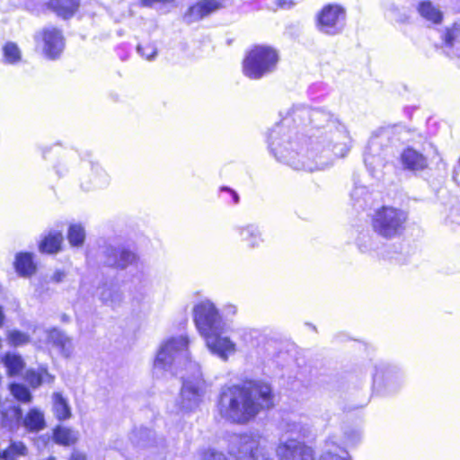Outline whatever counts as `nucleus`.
<instances>
[{"instance_id":"nucleus-1","label":"nucleus","mask_w":460,"mask_h":460,"mask_svg":"<svg viewBox=\"0 0 460 460\" xmlns=\"http://www.w3.org/2000/svg\"><path fill=\"white\" fill-rule=\"evenodd\" d=\"M329 120L325 112L306 107H296L291 113L275 125L269 133L268 143L274 156L295 170L312 172L317 169L314 162L316 152L312 141L301 130L306 121L316 128L323 127Z\"/></svg>"},{"instance_id":"nucleus-2","label":"nucleus","mask_w":460,"mask_h":460,"mask_svg":"<svg viewBox=\"0 0 460 460\" xmlns=\"http://www.w3.org/2000/svg\"><path fill=\"white\" fill-rule=\"evenodd\" d=\"M190 339L185 335L166 339L160 344L154 361L155 374L168 372L177 376L181 368L185 370V374L181 376L182 385L177 401L183 411L196 410L203 402L208 390L199 365L190 359Z\"/></svg>"},{"instance_id":"nucleus-3","label":"nucleus","mask_w":460,"mask_h":460,"mask_svg":"<svg viewBox=\"0 0 460 460\" xmlns=\"http://www.w3.org/2000/svg\"><path fill=\"white\" fill-rule=\"evenodd\" d=\"M367 370L354 366L347 372V402L350 409L363 408L371 396L390 397L401 392L405 385V374L397 365L377 360L371 368V394L366 385Z\"/></svg>"},{"instance_id":"nucleus-4","label":"nucleus","mask_w":460,"mask_h":460,"mask_svg":"<svg viewBox=\"0 0 460 460\" xmlns=\"http://www.w3.org/2000/svg\"><path fill=\"white\" fill-rule=\"evenodd\" d=\"M273 406L270 386L263 382H245L221 388L217 402V411L226 421L245 424L262 408Z\"/></svg>"},{"instance_id":"nucleus-5","label":"nucleus","mask_w":460,"mask_h":460,"mask_svg":"<svg viewBox=\"0 0 460 460\" xmlns=\"http://www.w3.org/2000/svg\"><path fill=\"white\" fill-rule=\"evenodd\" d=\"M228 453L235 460H273L267 438L258 431L233 435Z\"/></svg>"},{"instance_id":"nucleus-6","label":"nucleus","mask_w":460,"mask_h":460,"mask_svg":"<svg viewBox=\"0 0 460 460\" xmlns=\"http://www.w3.org/2000/svg\"><path fill=\"white\" fill-rule=\"evenodd\" d=\"M397 128L382 127L373 132L364 153V163L373 177H376L385 164V151L391 144Z\"/></svg>"},{"instance_id":"nucleus-7","label":"nucleus","mask_w":460,"mask_h":460,"mask_svg":"<svg viewBox=\"0 0 460 460\" xmlns=\"http://www.w3.org/2000/svg\"><path fill=\"white\" fill-rule=\"evenodd\" d=\"M279 62L278 51L270 46L252 48L243 61V73L250 79L258 80L275 71Z\"/></svg>"},{"instance_id":"nucleus-8","label":"nucleus","mask_w":460,"mask_h":460,"mask_svg":"<svg viewBox=\"0 0 460 460\" xmlns=\"http://www.w3.org/2000/svg\"><path fill=\"white\" fill-rule=\"evenodd\" d=\"M407 219L408 214L404 210L383 206L376 209L372 216V228L378 235L392 239L402 234Z\"/></svg>"},{"instance_id":"nucleus-9","label":"nucleus","mask_w":460,"mask_h":460,"mask_svg":"<svg viewBox=\"0 0 460 460\" xmlns=\"http://www.w3.org/2000/svg\"><path fill=\"white\" fill-rule=\"evenodd\" d=\"M437 147L429 141H425L420 148L414 146L404 147L399 155V164L403 171L420 175L429 170L430 161L438 157Z\"/></svg>"},{"instance_id":"nucleus-10","label":"nucleus","mask_w":460,"mask_h":460,"mask_svg":"<svg viewBox=\"0 0 460 460\" xmlns=\"http://www.w3.org/2000/svg\"><path fill=\"white\" fill-rule=\"evenodd\" d=\"M193 321L201 337L226 327V323L215 304L209 299L198 302L192 309Z\"/></svg>"},{"instance_id":"nucleus-11","label":"nucleus","mask_w":460,"mask_h":460,"mask_svg":"<svg viewBox=\"0 0 460 460\" xmlns=\"http://www.w3.org/2000/svg\"><path fill=\"white\" fill-rule=\"evenodd\" d=\"M34 40L42 55L50 60L58 59L65 48L62 31L53 26L45 27L36 32Z\"/></svg>"},{"instance_id":"nucleus-12","label":"nucleus","mask_w":460,"mask_h":460,"mask_svg":"<svg viewBox=\"0 0 460 460\" xmlns=\"http://www.w3.org/2000/svg\"><path fill=\"white\" fill-rule=\"evenodd\" d=\"M202 338L208 351L225 362L237 352V344L226 334V327H220Z\"/></svg>"},{"instance_id":"nucleus-13","label":"nucleus","mask_w":460,"mask_h":460,"mask_svg":"<svg viewBox=\"0 0 460 460\" xmlns=\"http://www.w3.org/2000/svg\"><path fill=\"white\" fill-rule=\"evenodd\" d=\"M279 460H315L314 449L296 438H281L276 447Z\"/></svg>"},{"instance_id":"nucleus-14","label":"nucleus","mask_w":460,"mask_h":460,"mask_svg":"<svg viewBox=\"0 0 460 460\" xmlns=\"http://www.w3.org/2000/svg\"><path fill=\"white\" fill-rule=\"evenodd\" d=\"M344 9L337 4L324 5L316 16L317 29L328 35H336L343 30L340 17L343 14Z\"/></svg>"},{"instance_id":"nucleus-15","label":"nucleus","mask_w":460,"mask_h":460,"mask_svg":"<svg viewBox=\"0 0 460 460\" xmlns=\"http://www.w3.org/2000/svg\"><path fill=\"white\" fill-rule=\"evenodd\" d=\"M102 256L103 264L121 270L136 263L137 261L136 253L112 242L102 247Z\"/></svg>"},{"instance_id":"nucleus-16","label":"nucleus","mask_w":460,"mask_h":460,"mask_svg":"<svg viewBox=\"0 0 460 460\" xmlns=\"http://www.w3.org/2000/svg\"><path fill=\"white\" fill-rule=\"evenodd\" d=\"M223 7V0H199L188 8L183 19L187 23H193L208 17Z\"/></svg>"},{"instance_id":"nucleus-17","label":"nucleus","mask_w":460,"mask_h":460,"mask_svg":"<svg viewBox=\"0 0 460 460\" xmlns=\"http://www.w3.org/2000/svg\"><path fill=\"white\" fill-rule=\"evenodd\" d=\"M234 232L249 249L259 248L265 242L261 227L257 224L237 226Z\"/></svg>"},{"instance_id":"nucleus-18","label":"nucleus","mask_w":460,"mask_h":460,"mask_svg":"<svg viewBox=\"0 0 460 460\" xmlns=\"http://www.w3.org/2000/svg\"><path fill=\"white\" fill-rule=\"evenodd\" d=\"M111 179L106 171L98 164H93L86 180L82 183L86 190L102 189L110 184Z\"/></svg>"},{"instance_id":"nucleus-19","label":"nucleus","mask_w":460,"mask_h":460,"mask_svg":"<svg viewBox=\"0 0 460 460\" xmlns=\"http://www.w3.org/2000/svg\"><path fill=\"white\" fill-rule=\"evenodd\" d=\"M98 296L102 304L111 307L113 310L120 308L124 301L122 291L114 285L105 284L100 287L98 288Z\"/></svg>"},{"instance_id":"nucleus-20","label":"nucleus","mask_w":460,"mask_h":460,"mask_svg":"<svg viewBox=\"0 0 460 460\" xmlns=\"http://www.w3.org/2000/svg\"><path fill=\"white\" fill-rule=\"evenodd\" d=\"M48 341L50 342L59 352L66 358L71 356L73 352V343L69 337L58 329H51L44 331Z\"/></svg>"},{"instance_id":"nucleus-21","label":"nucleus","mask_w":460,"mask_h":460,"mask_svg":"<svg viewBox=\"0 0 460 460\" xmlns=\"http://www.w3.org/2000/svg\"><path fill=\"white\" fill-rule=\"evenodd\" d=\"M80 4L81 0H49L48 2V7L63 19L74 16Z\"/></svg>"},{"instance_id":"nucleus-22","label":"nucleus","mask_w":460,"mask_h":460,"mask_svg":"<svg viewBox=\"0 0 460 460\" xmlns=\"http://www.w3.org/2000/svg\"><path fill=\"white\" fill-rule=\"evenodd\" d=\"M342 438L336 437L329 438L325 442V447L319 460H345L342 455L345 453Z\"/></svg>"},{"instance_id":"nucleus-23","label":"nucleus","mask_w":460,"mask_h":460,"mask_svg":"<svg viewBox=\"0 0 460 460\" xmlns=\"http://www.w3.org/2000/svg\"><path fill=\"white\" fill-rule=\"evenodd\" d=\"M24 378L33 388L44 383L52 384L55 380V376L51 375L45 367H39L37 369H28Z\"/></svg>"},{"instance_id":"nucleus-24","label":"nucleus","mask_w":460,"mask_h":460,"mask_svg":"<svg viewBox=\"0 0 460 460\" xmlns=\"http://www.w3.org/2000/svg\"><path fill=\"white\" fill-rule=\"evenodd\" d=\"M63 242V234L60 231H50L40 243L39 248L41 252L57 253L60 251Z\"/></svg>"},{"instance_id":"nucleus-25","label":"nucleus","mask_w":460,"mask_h":460,"mask_svg":"<svg viewBox=\"0 0 460 460\" xmlns=\"http://www.w3.org/2000/svg\"><path fill=\"white\" fill-rule=\"evenodd\" d=\"M14 267L19 275L22 277L31 276L36 271L33 254L31 252L17 253Z\"/></svg>"},{"instance_id":"nucleus-26","label":"nucleus","mask_w":460,"mask_h":460,"mask_svg":"<svg viewBox=\"0 0 460 460\" xmlns=\"http://www.w3.org/2000/svg\"><path fill=\"white\" fill-rule=\"evenodd\" d=\"M364 438L363 420L347 424V448L357 447Z\"/></svg>"},{"instance_id":"nucleus-27","label":"nucleus","mask_w":460,"mask_h":460,"mask_svg":"<svg viewBox=\"0 0 460 460\" xmlns=\"http://www.w3.org/2000/svg\"><path fill=\"white\" fill-rule=\"evenodd\" d=\"M283 429L287 433H290L291 435H295L299 438H308L312 435V428L311 426L304 422L302 420H285L283 425Z\"/></svg>"},{"instance_id":"nucleus-28","label":"nucleus","mask_w":460,"mask_h":460,"mask_svg":"<svg viewBox=\"0 0 460 460\" xmlns=\"http://www.w3.org/2000/svg\"><path fill=\"white\" fill-rule=\"evenodd\" d=\"M22 425L29 431H40L43 429L45 427L43 412L36 408L30 410L22 420Z\"/></svg>"},{"instance_id":"nucleus-29","label":"nucleus","mask_w":460,"mask_h":460,"mask_svg":"<svg viewBox=\"0 0 460 460\" xmlns=\"http://www.w3.org/2000/svg\"><path fill=\"white\" fill-rule=\"evenodd\" d=\"M418 12L422 18L432 23H439L442 21V13L431 2H421L418 6Z\"/></svg>"},{"instance_id":"nucleus-30","label":"nucleus","mask_w":460,"mask_h":460,"mask_svg":"<svg viewBox=\"0 0 460 460\" xmlns=\"http://www.w3.org/2000/svg\"><path fill=\"white\" fill-rule=\"evenodd\" d=\"M53 409L58 420L68 419L71 415L70 408L66 399L59 393L53 394Z\"/></svg>"},{"instance_id":"nucleus-31","label":"nucleus","mask_w":460,"mask_h":460,"mask_svg":"<svg viewBox=\"0 0 460 460\" xmlns=\"http://www.w3.org/2000/svg\"><path fill=\"white\" fill-rule=\"evenodd\" d=\"M27 447L22 442H13L4 451L0 452V459L17 460L19 456H26Z\"/></svg>"},{"instance_id":"nucleus-32","label":"nucleus","mask_w":460,"mask_h":460,"mask_svg":"<svg viewBox=\"0 0 460 460\" xmlns=\"http://www.w3.org/2000/svg\"><path fill=\"white\" fill-rule=\"evenodd\" d=\"M67 239L71 246L81 247L85 240V231L82 225L73 224L69 226Z\"/></svg>"},{"instance_id":"nucleus-33","label":"nucleus","mask_w":460,"mask_h":460,"mask_svg":"<svg viewBox=\"0 0 460 460\" xmlns=\"http://www.w3.org/2000/svg\"><path fill=\"white\" fill-rule=\"evenodd\" d=\"M4 62L10 65L17 64L22 59V52L17 44L7 42L3 47Z\"/></svg>"},{"instance_id":"nucleus-34","label":"nucleus","mask_w":460,"mask_h":460,"mask_svg":"<svg viewBox=\"0 0 460 460\" xmlns=\"http://www.w3.org/2000/svg\"><path fill=\"white\" fill-rule=\"evenodd\" d=\"M77 439L76 434L70 429L65 427H58L54 430V440L56 443L69 446Z\"/></svg>"},{"instance_id":"nucleus-35","label":"nucleus","mask_w":460,"mask_h":460,"mask_svg":"<svg viewBox=\"0 0 460 460\" xmlns=\"http://www.w3.org/2000/svg\"><path fill=\"white\" fill-rule=\"evenodd\" d=\"M3 360L11 376L19 374L24 367L22 358L16 354L7 353Z\"/></svg>"},{"instance_id":"nucleus-36","label":"nucleus","mask_w":460,"mask_h":460,"mask_svg":"<svg viewBox=\"0 0 460 460\" xmlns=\"http://www.w3.org/2000/svg\"><path fill=\"white\" fill-rule=\"evenodd\" d=\"M443 40L448 48H454L460 43V25L455 23L452 28L447 29L443 35Z\"/></svg>"},{"instance_id":"nucleus-37","label":"nucleus","mask_w":460,"mask_h":460,"mask_svg":"<svg viewBox=\"0 0 460 460\" xmlns=\"http://www.w3.org/2000/svg\"><path fill=\"white\" fill-rule=\"evenodd\" d=\"M11 394L19 401L28 402L31 400V394L29 389L21 384H12L10 385Z\"/></svg>"},{"instance_id":"nucleus-38","label":"nucleus","mask_w":460,"mask_h":460,"mask_svg":"<svg viewBox=\"0 0 460 460\" xmlns=\"http://www.w3.org/2000/svg\"><path fill=\"white\" fill-rule=\"evenodd\" d=\"M7 340L12 346H22L30 341V337L18 330H12L7 333Z\"/></svg>"},{"instance_id":"nucleus-39","label":"nucleus","mask_w":460,"mask_h":460,"mask_svg":"<svg viewBox=\"0 0 460 460\" xmlns=\"http://www.w3.org/2000/svg\"><path fill=\"white\" fill-rule=\"evenodd\" d=\"M261 337V332L255 329H243L241 339L247 346H255L256 341Z\"/></svg>"},{"instance_id":"nucleus-40","label":"nucleus","mask_w":460,"mask_h":460,"mask_svg":"<svg viewBox=\"0 0 460 460\" xmlns=\"http://www.w3.org/2000/svg\"><path fill=\"white\" fill-rule=\"evenodd\" d=\"M220 193L228 203H231L233 205H236L239 203V195L234 190L228 187H221Z\"/></svg>"},{"instance_id":"nucleus-41","label":"nucleus","mask_w":460,"mask_h":460,"mask_svg":"<svg viewBox=\"0 0 460 460\" xmlns=\"http://www.w3.org/2000/svg\"><path fill=\"white\" fill-rule=\"evenodd\" d=\"M138 53L141 54L144 58H146L147 60H152L156 56V49L150 44L147 45H139L137 47Z\"/></svg>"},{"instance_id":"nucleus-42","label":"nucleus","mask_w":460,"mask_h":460,"mask_svg":"<svg viewBox=\"0 0 460 460\" xmlns=\"http://www.w3.org/2000/svg\"><path fill=\"white\" fill-rule=\"evenodd\" d=\"M200 455V460H228L224 454L211 448L202 451Z\"/></svg>"},{"instance_id":"nucleus-43","label":"nucleus","mask_w":460,"mask_h":460,"mask_svg":"<svg viewBox=\"0 0 460 460\" xmlns=\"http://www.w3.org/2000/svg\"><path fill=\"white\" fill-rule=\"evenodd\" d=\"M447 221L452 224L460 225V206L451 208L447 216Z\"/></svg>"},{"instance_id":"nucleus-44","label":"nucleus","mask_w":460,"mask_h":460,"mask_svg":"<svg viewBox=\"0 0 460 460\" xmlns=\"http://www.w3.org/2000/svg\"><path fill=\"white\" fill-rule=\"evenodd\" d=\"M174 0H139V4L143 7H153L155 4H167Z\"/></svg>"},{"instance_id":"nucleus-45","label":"nucleus","mask_w":460,"mask_h":460,"mask_svg":"<svg viewBox=\"0 0 460 460\" xmlns=\"http://www.w3.org/2000/svg\"><path fill=\"white\" fill-rule=\"evenodd\" d=\"M300 0H277L276 4L280 9H290Z\"/></svg>"},{"instance_id":"nucleus-46","label":"nucleus","mask_w":460,"mask_h":460,"mask_svg":"<svg viewBox=\"0 0 460 460\" xmlns=\"http://www.w3.org/2000/svg\"><path fill=\"white\" fill-rule=\"evenodd\" d=\"M66 277V273L63 270H56L54 274L51 277V279L54 282L59 283L61 282Z\"/></svg>"},{"instance_id":"nucleus-47","label":"nucleus","mask_w":460,"mask_h":460,"mask_svg":"<svg viewBox=\"0 0 460 460\" xmlns=\"http://www.w3.org/2000/svg\"><path fill=\"white\" fill-rule=\"evenodd\" d=\"M224 311L227 315H234L237 313V307L234 305L228 304L225 305Z\"/></svg>"},{"instance_id":"nucleus-48","label":"nucleus","mask_w":460,"mask_h":460,"mask_svg":"<svg viewBox=\"0 0 460 460\" xmlns=\"http://www.w3.org/2000/svg\"><path fill=\"white\" fill-rule=\"evenodd\" d=\"M453 180L460 187V157L457 166L454 170Z\"/></svg>"},{"instance_id":"nucleus-49","label":"nucleus","mask_w":460,"mask_h":460,"mask_svg":"<svg viewBox=\"0 0 460 460\" xmlns=\"http://www.w3.org/2000/svg\"><path fill=\"white\" fill-rule=\"evenodd\" d=\"M356 347H358L359 349H367V346L365 343L363 342H358L357 341H354V340H351L349 341V348L350 349H356Z\"/></svg>"},{"instance_id":"nucleus-50","label":"nucleus","mask_w":460,"mask_h":460,"mask_svg":"<svg viewBox=\"0 0 460 460\" xmlns=\"http://www.w3.org/2000/svg\"><path fill=\"white\" fill-rule=\"evenodd\" d=\"M70 460H86V456L84 454L75 451L72 454Z\"/></svg>"},{"instance_id":"nucleus-51","label":"nucleus","mask_w":460,"mask_h":460,"mask_svg":"<svg viewBox=\"0 0 460 460\" xmlns=\"http://www.w3.org/2000/svg\"><path fill=\"white\" fill-rule=\"evenodd\" d=\"M13 411L14 415L17 418H21L22 417V411H21V410L19 408H14Z\"/></svg>"},{"instance_id":"nucleus-52","label":"nucleus","mask_w":460,"mask_h":460,"mask_svg":"<svg viewBox=\"0 0 460 460\" xmlns=\"http://www.w3.org/2000/svg\"><path fill=\"white\" fill-rule=\"evenodd\" d=\"M4 319V313H3L2 307H0V327H1V326H2V324H3Z\"/></svg>"},{"instance_id":"nucleus-53","label":"nucleus","mask_w":460,"mask_h":460,"mask_svg":"<svg viewBox=\"0 0 460 460\" xmlns=\"http://www.w3.org/2000/svg\"><path fill=\"white\" fill-rule=\"evenodd\" d=\"M140 432H141V433H142V432H143V433H145V435H146L147 437H149V436H150V434H151V431H150V430H147V429L140 430Z\"/></svg>"},{"instance_id":"nucleus-54","label":"nucleus","mask_w":460,"mask_h":460,"mask_svg":"<svg viewBox=\"0 0 460 460\" xmlns=\"http://www.w3.org/2000/svg\"><path fill=\"white\" fill-rule=\"evenodd\" d=\"M347 460H352L351 457L347 454Z\"/></svg>"}]
</instances>
